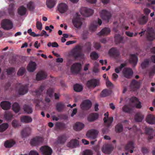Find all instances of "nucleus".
<instances>
[{"label": "nucleus", "mask_w": 155, "mask_h": 155, "mask_svg": "<svg viewBox=\"0 0 155 155\" xmlns=\"http://www.w3.org/2000/svg\"><path fill=\"white\" fill-rule=\"evenodd\" d=\"M146 31V38L147 40L149 41H152L155 39V33L154 31L152 28H147V30H146L142 31L139 33V35H140L141 37L142 36V34H144Z\"/></svg>", "instance_id": "obj_1"}, {"label": "nucleus", "mask_w": 155, "mask_h": 155, "mask_svg": "<svg viewBox=\"0 0 155 155\" xmlns=\"http://www.w3.org/2000/svg\"><path fill=\"white\" fill-rule=\"evenodd\" d=\"M82 19L81 17V15L78 13H76L72 20L74 26L77 28L81 27L82 24Z\"/></svg>", "instance_id": "obj_2"}, {"label": "nucleus", "mask_w": 155, "mask_h": 155, "mask_svg": "<svg viewBox=\"0 0 155 155\" xmlns=\"http://www.w3.org/2000/svg\"><path fill=\"white\" fill-rule=\"evenodd\" d=\"M1 26L4 29L8 30L12 28L13 24L10 20L8 19H5L2 21Z\"/></svg>", "instance_id": "obj_3"}, {"label": "nucleus", "mask_w": 155, "mask_h": 155, "mask_svg": "<svg viewBox=\"0 0 155 155\" xmlns=\"http://www.w3.org/2000/svg\"><path fill=\"white\" fill-rule=\"evenodd\" d=\"M17 86L19 87L18 91L20 95H24L28 92V84L23 85L19 83L17 84Z\"/></svg>", "instance_id": "obj_4"}, {"label": "nucleus", "mask_w": 155, "mask_h": 155, "mask_svg": "<svg viewBox=\"0 0 155 155\" xmlns=\"http://www.w3.org/2000/svg\"><path fill=\"white\" fill-rule=\"evenodd\" d=\"M82 50V48L81 46H76L72 51V55L75 58L80 57L81 55V52Z\"/></svg>", "instance_id": "obj_5"}, {"label": "nucleus", "mask_w": 155, "mask_h": 155, "mask_svg": "<svg viewBox=\"0 0 155 155\" xmlns=\"http://www.w3.org/2000/svg\"><path fill=\"white\" fill-rule=\"evenodd\" d=\"M81 65L80 63H75L71 67V71L73 74H77L81 70Z\"/></svg>", "instance_id": "obj_6"}, {"label": "nucleus", "mask_w": 155, "mask_h": 155, "mask_svg": "<svg viewBox=\"0 0 155 155\" xmlns=\"http://www.w3.org/2000/svg\"><path fill=\"white\" fill-rule=\"evenodd\" d=\"M80 12L81 14L83 16L88 17L93 14L94 11L91 8L82 7L81 8Z\"/></svg>", "instance_id": "obj_7"}, {"label": "nucleus", "mask_w": 155, "mask_h": 155, "mask_svg": "<svg viewBox=\"0 0 155 155\" xmlns=\"http://www.w3.org/2000/svg\"><path fill=\"white\" fill-rule=\"evenodd\" d=\"M114 41L116 44L118 45L120 43H124L127 38L126 37L125 38L124 37L120 35L119 34L115 35L114 37Z\"/></svg>", "instance_id": "obj_8"}, {"label": "nucleus", "mask_w": 155, "mask_h": 155, "mask_svg": "<svg viewBox=\"0 0 155 155\" xmlns=\"http://www.w3.org/2000/svg\"><path fill=\"white\" fill-rule=\"evenodd\" d=\"M100 15L102 18L107 22H109L111 17L110 13L104 9L101 11L100 13Z\"/></svg>", "instance_id": "obj_9"}, {"label": "nucleus", "mask_w": 155, "mask_h": 155, "mask_svg": "<svg viewBox=\"0 0 155 155\" xmlns=\"http://www.w3.org/2000/svg\"><path fill=\"white\" fill-rule=\"evenodd\" d=\"M105 117L103 119L104 122L105 123V125L108 128L110 126L112 123L113 118L112 117H108V113L107 112L104 114Z\"/></svg>", "instance_id": "obj_10"}, {"label": "nucleus", "mask_w": 155, "mask_h": 155, "mask_svg": "<svg viewBox=\"0 0 155 155\" xmlns=\"http://www.w3.org/2000/svg\"><path fill=\"white\" fill-rule=\"evenodd\" d=\"M122 73L126 78H130L133 76V71L130 68H125L123 70Z\"/></svg>", "instance_id": "obj_11"}, {"label": "nucleus", "mask_w": 155, "mask_h": 155, "mask_svg": "<svg viewBox=\"0 0 155 155\" xmlns=\"http://www.w3.org/2000/svg\"><path fill=\"white\" fill-rule=\"evenodd\" d=\"M40 150L43 155H51L52 152L51 148L47 146L41 147Z\"/></svg>", "instance_id": "obj_12"}, {"label": "nucleus", "mask_w": 155, "mask_h": 155, "mask_svg": "<svg viewBox=\"0 0 155 155\" xmlns=\"http://www.w3.org/2000/svg\"><path fill=\"white\" fill-rule=\"evenodd\" d=\"M99 81L96 79H91L87 81V86L89 87L95 88L98 85Z\"/></svg>", "instance_id": "obj_13"}, {"label": "nucleus", "mask_w": 155, "mask_h": 155, "mask_svg": "<svg viewBox=\"0 0 155 155\" xmlns=\"http://www.w3.org/2000/svg\"><path fill=\"white\" fill-rule=\"evenodd\" d=\"M92 103L91 101L88 100L84 101L81 103V108L84 110H88L91 107Z\"/></svg>", "instance_id": "obj_14"}, {"label": "nucleus", "mask_w": 155, "mask_h": 155, "mask_svg": "<svg viewBox=\"0 0 155 155\" xmlns=\"http://www.w3.org/2000/svg\"><path fill=\"white\" fill-rule=\"evenodd\" d=\"M113 148V147L108 144L104 145L102 148L101 150L102 152L105 154H110L112 151Z\"/></svg>", "instance_id": "obj_15"}, {"label": "nucleus", "mask_w": 155, "mask_h": 155, "mask_svg": "<svg viewBox=\"0 0 155 155\" xmlns=\"http://www.w3.org/2000/svg\"><path fill=\"white\" fill-rule=\"evenodd\" d=\"M68 7L66 4L61 3L58 6V9L59 12L61 13H64L68 10Z\"/></svg>", "instance_id": "obj_16"}, {"label": "nucleus", "mask_w": 155, "mask_h": 155, "mask_svg": "<svg viewBox=\"0 0 155 155\" xmlns=\"http://www.w3.org/2000/svg\"><path fill=\"white\" fill-rule=\"evenodd\" d=\"M140 82L136 80H132L131 82L130 87L131 90L135 91L139 88Z\"/></svg>", "instance_id": "obj_17"}, {"label": "nucleus", "mask_w": 155, "mask_h": 155, "mask_svg": "<svg viewBox=\"0 0 155 155\" xmlns=\"http://www.w3.org/2000/svg\"><path fill=\"white\" fill-rule=\"evenodd\" d=\"M109 55L115 58H118L120 55V53L117 49L115 48L110 49L109 51Z\"/></svg>", "instance_id": "obj_18"}, {"label": "nucleus", "mask_w": 155, "mask_h": 155, "mask_svg": "<svg viewBox=\"0 0 155 155\" xmlns=\"http://www.w3.org/2000/svg\"><path fill=\"white\" fill-rule=\"evenodd\" d=\"M43 140V139L41 137H36L31 140L30 143L32 146H35L42 143Z\"/></svg>", "instance_id": "obj_19"}, {"label": "nucleus", "mask_w": 155, "mask_h": 155, "mask_svg": "<svg viewBox=\"0 0 155 155\" xmlns=\"http://www.w3.org/2000/svg\"><path fill=\"white\" fill-rule=\"evenodd\" d=\"M47 74L43 71H40L36 75V79L37 81H40L46 78Z\"/></svg>", "instance_id": "obj_20"}, {"label": "nucleus", "mask_w": 155, "mask_h": 155, "mask_svg": "<svg viewBox=\"0 0 155 155\" xmlns=\"http://www.w3.org/2000/svg\"><path fill=\"white\" fill-rule=\"evenodd\" d=\"M99 115L97 113H94L90 114L87 117V120L90 122H92L97 119Z\"/></svg>", "instance_id": "obj_21"}, {"label": "nucleus", "mask_w": 155, "mask_h": 155, "mask_svg": "<svg viewBox=\"0 0 155 155\" xmlns=\"http://www.w3.org/2000/svg\"><path fill=\"white\" fill-rule=\"evenodd\" d=\"M0 106L3 110H8L10 108L11 103L8 101H3L1 103Z\"/></svg>", "instance_id": "obj_22"}, {"label": "nucleus", "mask_w": 155, "mask_h": 155, "mask_svg": "<svg viewBox=\"0 0 155 155\" xmlns=\"http://www.w3.org/2000/svg\"><path fill=\"white\" fill-rule=\"evenodd\" d=\"M36 65L35 62L31 61L28 64L27 67V69L29 72H33L36 69Z\"/></svg>", "instance_id": "obj_23"}, {"label": "nucleus", "mask_w": 155, "mask_h": 155, "mask_svg": "<svg viewBox=\"0 0 155 155\" xmlns=\"http://www.w3.org/2000/svg\"><path fill=\"white\" fill-rule=\"evenodd\" d=\"M65 107L64 104L62 102L57 103L56 105V110L58 112L62 111Z\"/></svg>", "instance_id": "obj_24"}, {"label": "nucleus", "mask_w": 155, "mask_h": 155, "mask_svg": "<svg viewBox=\"0 0 155 155\" xmlns=\"http://www.w3.org/2000/svg\"><path fill=\"white\" fill-rule=\"evenodd\" d=\"M79 142L78 140L73 139L71 140L67 144L68 147L72 148H75L78 146Z\"/></svg>", "instance_id": "obj_25"}, {"label": "nucleus", "mask_w": 155, "mask_h": 155, "mask_svg": "<svg viewBox=\"0 0 155 155\" xmlns=\"http://www.w3.org/2000/svg\"><path fill=\"white\" fill-rule=\"evenodd\" d=\"M84 126V124L80 122H76L73 126L74 130L76 131H80L82 129Z\"/></svg>", "instance_id": "obj_26"}, {"label": "nucleus", "mask_w": 155, "mask_h": 155, "mask_svg": "<svg viewBox=\"0 0 155 155\" xmlns=\"http://www.w3.org/2000/svg\"><path fill=\"white\" fill-rule=\"evenodd\" d=\"M130 101L133 103H135L136 107L137 108L140 109L141 107V102L139 101L138 99L136 97H132L130 99Z\"/></svg>", "instance_id": "obj_27"}, {"label": "nucleus", "mask_w": 155, "mask_h": 155, "mask_svg": "<svg viewBox=\"0 0 155 155\" xmlns=\"http://www.w3.org/2000/svg\"><path fill=\"white\" fill-rule=\"evenodd\" d=\"M21 120L23 123H28L32 122V119L31 117L28 116H23L21 117Z\"/></svg>", "instance_id": "obj_28"}, {"label": "nucleus", "mask_w": 155, "mask_h": 155, "mask_svg": "<svg viewBox=\"0 0 155 155\" xmlns=\"http://www.w3.org/2000/svg\"><path fill=\"white\" fill-rule=\"evenodd\" d=\"M110 28L105 27L103 28L101 31L97 34L99 36L107 35L110 32Z\"/></svg>", "instance_id": "obj_29"}, {"label": "nucleus", "mask_w": 155, "mask_h": 155, "mask_svg": "<svg viewBox=\"0 0 155 155\" xmlns=\"http://www.w3.org/2000/svg\"><path fill=\"white\" fill-rule=\"evenodd\" d=\"M27 9L23 5L19 7L18 9V13L21 16L25 15Z\"/></svg>", "instance_id": "obj_30"}, {"label": "nucleus", "mask_w": 155, "mask_h": 155, "mask_svg": "<svg viewBox=\"0 0 155 155\" xmlns=\"http://www.w3.org/2000/svg\"><path fill=\"white\" fill-rule=\"evenodd\" d=\"M130 62L134 65H135L138 61L137 56L135 54H130Z\"/></svg>", "instance_id": "obj_31"}, {"label": "nucleus", "mask_w": 155, "mask_h": 155, "mask_svg": "<svg viewBox=\"0 0 155 155\" xmlns=\"http://www.w3.org/2000/svg\"><path fill=\"white\" fill-rule=\"evenodd\" d=\"M147 122L150 124H155V117L153 115H148L146 119Z\"/></svg>", "instance_id": "obj_32"}, {"label": "nucleus", "mask_w": 155, "mask_h": 155, "mask_svg": "<svg viewBox=\"0 0 155 155\" xmlns=\"http://www.w3.org/2000/svg\"><path fill=\"white\" fill-rule=\"evenodd\" d=\"M15 144L14 141L12 140H7L4 143V146L7 148H10Z\"/></svg>", "instance_id": "obj_33"}, {"label": "nucleus", "mask_w": 155, "mask_h": 155, "mask_svg": "<svg viewBox=\"0 0 155 155\" xmlns=\"http://www.w3.org/2000/svg\"><path fill=\"white\" fill-rule=\"evenodd\" d=\"M144 117L140 113H137L134 116V119L136 122H140Z\"/></svg>", "instance_id": "obj_34"}, {"label": "nucleus", "mask_w": 155, "mask_h": 155, "mask_svg": "<svg viewBox=\"0 0 155 155\" xmlns=\"http://www.w3.org/2000/svg\"><path fill=\"white\" fill-rule=\"evenodd\" d=\"M98 133V132L97 130L92 129L87 131L86 136H97Z\"/></svg>", "instance_id": "obj_35"}, {"label": "nucleus", "mask_w": 155, "mask_h": 155, "mask_svg": "<svg viewBox=\"0 0 155 155\" xmlns=\"http://www.w3.org/2000/svg\"><path fill=\"white\" fill-rule=\"evenodd\" d=\"M55 0H47L46 2L47 7L49 8H53L56 4Z\"/></svg>", "instance_id": "obj_36"}, {"label": "nucleus", "mask_w": 155, "mask_h": 155, "mask_svg": "<svg viewBox=\"0 0 155 155\" xmlns=\"http://www.w3.org/2000/svg\"><path fill=\"white\" fill-rule=\"evenodd\" d=\"M14 4L13 3L9 5L8 9V12L11 16H14L15 14L14 12Z\"/></svg>", "instance_id": "obj_37"}, {"label": "nucleus", "mask_w": 155, "mask_h": 155, "mask_svg": "<svg viewBox=\"0 0 155 155\" xmlns=\"http://www.w3.org/2000/svg\"><path fill=\"white\" fill-rule=\"evenodd\" d=\"M91 44L90 42H86L84 46L81 47L82 49L83 48L87 52H89L91 50Z\"/></svg>", "instance_id": "obj_38"}, {"label": "nucleus", "mask_w": 155, "mask_h": 155, "mask_svg": "<svg viewBox=\"0 0 155 155\" xmlns=\"http://www.w3.org/2000/svg\"><path fill=\"white\" fill-rule=\"evenodd\" d=\"M67 138L66 136H59L56 143H60L62 144L66 142Z\"/></svg>", "instance_id": "obj_39"}, {"label": "nucleus", "mask_w": 155, "mask_h": 155, "mask_svg": "<svg viewBox=\"0 0 155 155\" xmlns=\"http://www.w3.org/2000/svg\"><path fill=\"white\" fill-rule=\"evenodd\" d=\"M23 109L24 111L28 114H31L33 112L32 108L26 104H25L23 106Z\"/></svg>", "instance_id": "obj_40"}, {"label": "nucleus", "mask_w": 155, "mask_h": 155, "mask_svg": "<svg viewBox=\"0 0 155 155\" xmlns=\"http://www.w3.org/2000/svg\"><path fill=\"white\" fill-rule=\"evenodd\" d=\"M110 94V91L107 89H104L101 92L100 96L101 97H104L109 96Z\"/></svg>", "instance_id": "obj_41"}, {"label": "nucleus", "mask_w": 155, "mask_h": 155, "mask_svg": "<svg viewBox=\"0 0 155 155\" xmlns=\"http://www.w3.org/2000/svg\"><path fill=\"white\" fill-rule=\"evenodd\" d=\"M138 23L140 25H143L145 24L147 21V18L143 16L142 17H140L138 19Z\"/></svg>", "instance_id": "obj_42"}, {"label": "nucleus", "mask_w": 155, "mask_h": 155, "mask_svg": "<svg viewBox=\"0 0 155 155\" xmlns=\"http://www.w3.org/2000/svg\"><path fill=\"white\" fill-rule=\"evenodd\" d=\"M123 129V126L120 123L118 124L115 127V131L117 133H120Z\"/></svg>", "instance_id": "obj_43"}, {"label": "nucleus", "mask_w": 155, "mask_h": 155, "mask_svg": "<svg viewBox=\"0 0 155 155\" xmlns=\"http://www.w3.org/2000/svg\"><path fill=\"white\" fill-rule=\"evenodd\" d=\"M12 109L15 113L18 112L20 109L19 104L17 103L13 104L12 106Z\"/></svg>", "instance_id": "obj_44"}, {"label": "nucleus", "mask_w": 155, "mask_h": 155, "mask_svg": "<svg viewBox=\"0 0 155 155\" xmlns=\"http://www.w3.org/2000/svg\"><path fill=\"white\" fill-rule=\"evenodd\" d=\"M135 148L134 143L133 141H130L125 147V149L127 150H130L133 149Z\"/></svg>", "instance_id": "obj_45"}, {"label": "nucleus", "mask_w": 155, "mask_h": 155, "mask_svg": "<svg viewBox=\"0 0 155 155\" xmlns=\"http://www.w3.org/2000/svg\"><path fill=\"white\" fill-rule=\"evenodd\" d=\"M73 87L74 91L78 92L81 91L83 89L82 86L79 84H76L74 85Z\"/></svg>", "instance_id": "obj_46"}, {"label": "nucleus", "mask_w": 155, "mask_h": 155, "mask_svg": "<svg viewBox=\"0 0 155 155\" xmlns=\"http://www.w3.org/2000/svg\"><path fill=\"white\" fill-rule=\"evenodd\" d=\"M8 127V124L7 123H4L0 125V132L4 131Z\"/></svg>", "instance_id": "obj_47"}, {"label": "nucleus", "mask_w": 155, "mask_h": 155, "mask_svg": "<svg viewBox=\"0 0 155 155\" xmlns=\"http://www.w3.org/2000/svg\"><path fill=\"white\" fill-rule=\"evenodd\" d=\"M149 61L148 59L144 60L141 63V66L142 69H144L147 67L149 65Z\"/></svg>", "instance_id": "obj_48"}, {"label": "nucleus", "mask_w": 155, "mask_h": 155, "mask_svg": "<svg viewBox=\"0 0 155 155\" xmlns=\"http://www.w3.org/2000/svg\"><path fill=\"white\" fill-rule=\"evenodd\" d=\"M148 71L149 76L150 77L155 74V65L152 66L150 70H147Z\"/></svg>", "instance_id": "obj_49"}, {"label": "nucleus", "mask_w": 155, "mask_h": 155, "mask_svg": "<svg viewBox=\"0 0 155 155\" xmlns=\"http://www.w3.org/2000/svg\"><path fill=\"white\" fill-rule=\"evenodd\" d=\"M26 71L25 68L24 67L20 68L18 71L17 74L19 76H22L25 73Z\"/></svg>", "instance_id": "obj_50"}, {"label": "nucleus", "mask_w": 155, "mask_h": 155, "mask_svg": "<svg viewBox=\"0 0 155 155\" xmlns=\"http://www.w3.org/2000/svg\"><path fill=\"white\" fill-rule=\"evenodd\" d=\"M13 115L10 112L6 113L4 115L5 118L8 120H11L13 117Z\"/></svg>", "instance_id": "obj_51"}, {"label": "nucleus", "mask_w": 155, "mask_h": 155, "mask_svg": "<svg viewBox=\"0 0 155 155\" xmlns=\"http://www.w3.org/2000/svg\"><path fill=\"white\" fill-rule=\"evenodd\" d=\"M45 89V87L42 85L40 86L39 89L36 90L35 91V93L37 95H40L41 92L43 91Z\"/></svg>", "instance_id": "obj_52"}, {"label": "nucleus", "mask_w": 155, "mask_h": 155, "mask_svg": "<svg viewBox=\"0 0 155 155\" xmlns=\"http://www.w3.org/2000/svg\"><path fill=\"white\" fill-rule=\"evenodd\" d=\"M56 127L60 130H63L65 128V125L61 123H58L56 124Z\"/></svg>", "instance_id": "obj_53"}, {"label": "nucleus", "mask_w": 155, "mask_h": 155, "mask_svg": "<svg viewBox=\"0 0 155 155\" xmlns=\"http://www.w3.org/2000/svg\"><path fill=\"white\" fill-rule=\"evenodd\" d=\"M15 69L13 67L9 68L6 69V72L8 75H11L15 72Z\"/></svg>", "instance_id": "obj_54"}, {"label": "nucleus", "mask_w": 155, "mask_h": 155, "mask_svg": "<svg viewBox=\"0 0 155 155\" xmlns=\"http://www.w3.org/2000/svg\"><path fill=\"white\" fill-rule=\"evenodd\" d=\"M90 57L92 59L96 60L98 58V55L95 51H93L91 53Z\"/></svg>", "instance_id": "obj_55"}, {"label": "nucleus", "mask_w": 155, "mask_h": 155, "mask_svg": "<svg viewBox=\"0 0 155 155\" xmlns=\"http://www.w3.org/2000/svg\"><path fill=\"white\" fill-rule=\"evenodd\" d=\"M30 129L28 127L24 129L21 132V136H28L29 134L27 132L28 131H30Z\"/></svg>", "instance_id": "obj_56"}, {"label": "nucleus", "mask_w": 155, "mask_h": 155, "mask_svg": "<svg viewBox=\"0 0 155 155\" xmlns=\"http://www.w3.org/2000/svg\"><path fill=\"white\" fill-rule=\"evenodd\" d=\"M122 110L126 113H129L131 110L130 108L127 105H125L122 108Z\"/></svg>", "instance_id": "obj_57"}, {"label": "nucleus", "mask_w": 155, "mask_h": 155, "mask_svg": "<svg viewBox=\"0 0 155 155\" xmlns=\"http://www.w3.org/2000/svg\"><path fill=\"white\" fill-rule=\"evenodd\" d=\"M27 8L30 10H32L34 8V3L32 2H29L27 5Z\"/></svg>", "instance_id": "obj_58"}, {"label": "nucleus", "mask_w": 155, "mask_h": 155, "mask_svg": "<svg viewBox=\"0 0 155 155\" xmlns=\"http://www.w3.org/2000/svg\"><path fill=\"white\" fill-rule=\"evenodd\" d=\"M153 131V129L152 128L146 127L145 128V133L146 134L150 136L151 134Z\"/></svg>", "instance_id": "obj_59"}, {"label": "nucleus", "mask_w": 155, "mask_h": 155, "mask_svg": "<svg viewBox=\"0 0 155 155\" xmlns=\"http://www.w3.org/2000/svg\"><path fill=\"white\" fill-rule=\"evenodd\" d=\"M92 153L91 150H87L83 151L82 155H92Z\"/></svg>", "instance_id": "obj_60"}, {"label": "nucleus", "mask_w": 155, "mask_h": 155, "mask_svg": "<svg viewBox=\"0 0 155 155\" xmlns=\"http://www.w3.org/2000/svg\"><path fill=\"white\" fill-rule=\"evenodd\" d=\"M54 92V90L52 88L48 89L47 91V94L49 95V97H51L53 95Z\"/></svg>", "instance_id": "obj_61"}, {"label": "nucleus", "mask_w": 155, "mask_h": 155, "mask_svg": "<svg viewBox=\"0 0 155 155\" xmlns=\"http://www.w3.org/2000/svg\"><path fill=\"white\" fill-rule=\"evenodd\" d=\"M97 25L96 24H94V23H92L91 24V25L90 27V29L92 31H94L97 28Z\"/></svg>", "instance_id": "obj_62"}, {"label": "nucleus", "mask_w": 155, "mask_h": 155, "mask_svg": "<svg viewBox=\"0 0 155 155\" xmlns=\"http://www.w3.org/2000/svg\"><path fill=\"white\" fill-rule=\"evenodd\" d=\"M36 26L38 29L41 30L42 28V24L39 21H37L36 23Z\"/></svg>", "instance_id": "obj_63"}, {"label": "nucleus", "mask_w": 155, "mask_h": 155, "mask_svg": "<svg viewBox=\"0 0 155 155\" xmlns=\"http://www.w3.org/2000/svg\"><path fill=\"white\" fill-rule=\"evenodd\" d=\"M28 155H39V154L36 151L31 150L29 153Z\"/></svg>", "instance_id": "obj_64"}]
</instances>
